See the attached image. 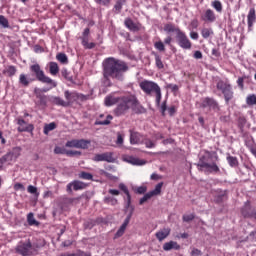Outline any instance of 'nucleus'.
<instances>
[{"label":"nucleus","instance_id":"nucleus-1","mask_svg":"<svg viewBox=\"0 0 256 256\" xmlns=\"http://www.w3.org/2000/svg\"><path fill=\"white\" fill-rule=\"evenodd\" d=\"M127 71H129V66L121 60L110 57L103 61L104 79L111 77L112 79H117V81H123V75Z\"/></svg>","mask_w":256,"mask_h":256},{"label":"nucleus","instance_id":"nucleus-2","mask_svg":"<svg viewBox=\"0 0 256 256\" xmlns=\"http://www.w3.org/2000/svg\"><path fill=\"white\" fill-rule=\"evenodd\" d=\"M118 106L115 108L114 113L117 117H121V115H125L129 109L137 107L139 105V100L135 95L124 96L121 97Z\"/></svg>","mask_w":256,"mask_h":256},{"label":"nucleus","instance_id":"nucleus-3","mask_svg":"<svg viewBox=\"0 0 256 256\" xmlns=\"http://www.w3.org/2000/svg\"><path fill=\"white\" fill-rule=\"evenodd\" d=\"M205 153L200 157V160L197 164L199 171H204L205 173H217L219 171V166L215 162H211V153L209 151H202Z\"/></svg>","mask_w":256,"mask_h":256},{"label":"nucleus","instance_id":"nucleus-4","mask_svg":"<svg viewBox=\"0 0 256 256\" xmlns=\"http://www.w3.org/2000/svg\"><path fill=\"white\" fill-rule=\"evenodd\" d=\"M30 71L31 73H34L36 79L41 83H46L47 85H52V87H57V82L53 81V79H51L49 76H46L39 64L31 65Z\"/></svg>","mask_w":256,"mask_h":256},{"label":"nucleus","instance_id":"nucleus-5","mask_svg":"<svg viewBox=\"0 0 256 256\" xmlns=\"http://www.w3.org/2000/svg\"><path fill=\"white\" fill-rule=\"evenodd\" d=\"M216 89L221 91L226 103H229L233 99V87L229 82L220 80L216 84Z\"/></svg>","mask_w":256,"mask_h":256},{"label":"nucleus","instance_id":"nucleus-6","mask_svg":"<svg viewBox=\"0 0 256 256\" xmlns=\"http://www.w3.org/2000/svg\"><path fill=\"white\" fill-rule=\"evenodd\" d=\"M139 87L146 95H151L152 93H155L158 89L161 88L159 87V84L149 80H144L140 82Z\"/></svg>","mask_w":256,"mask_h":256},{"label":"nucleus","instance_id":"nucleus-7","mask_svg":"<svg viewBox=\"0 0 256 256\" xmlns=\"http://www.w3.org/2000/svg\"><path fill=\"white\" fill-rule=\"evenodd\" d=\"M16 252L22 256H29L33 254V245L30 241L27 242H20L16 247Z\"/></svg>","mask_w":256,"mask_h":256},{"label":"nucleus","instance_id":"nucleus-8","mask_svg":"<svg viewBox=\"0 0 256 256\" xmlns=\"http://www.w3.org/2000/svg\"><path fill=\"white\" fill-rule=\"evenodd\" d=\"M161 189H163V182L158 183L155 186V189L146 193L139 201L140 205H143V203L149 201L151 197H155L157 195H161Z\"/></svg>","mask_w":256,"mask_h":256},{"label":"nucleus","instance_id":"nucleus-9","mask_svg":"<svg viewBox=\"0 0 256 256\" xmlns=\"http://www.w3.org/2000/svg\"><path fill=\"white\" fill-rule=\"evenodd\" d=\"M178 45L181 47V49H191L192 44L191 40L187 37V34L185 32L180 31L179 34L176 36Z\"/></svg>","mask_w":256,"mask_h":256},{"label":"nucleus","instance_id":"nucleus-10","mask_svg":"<svg viewBox=\"0 0 256 256\" xmlns=\"http://www.w3.org/2000/svg\"><path fill=\"white\" fill-rule=\"evenodd\" d=\"M201 19L204 21V23H215L217 21V16L215 15V12L211 9H207L202 15Z\"/></svg>","mask_w":256,"mask_h":256},{"label":"nucleus","instance_id":"nucleus-11","mask_svg":"<svg viewBox=\"0 0 256 256\" xmlns=\"http://www.w3.org/2000/svg\"><path fill=\"white\" fill-rule=\"evenodd\" d=\"M202 107H208L212 111H219V103H217L213 98H204L202 101Z\"/></svg>","mask_w":256,"mask_h":256},{"label":"nucleus","instance_id":"nucleus-12","mask_svg":"<svg viewBox=\"0 0 256 256\" xmlns=\"http://www.w3.org/2000/svg\"><path fill=\"white\" fill-rule=\"evenodd\" d=\"M17 125H19L18 127L19 133L33 131L34 129L33 124H27V122L21 118L17 119Z\"/></svg>","mask_w":256,"mask_h":256},{"label":"nucleus","instance_id":"nucleus-13","mask_svg":"<svg viewBox=\"0 0 256 256\" xmlns=\"http://www.w3.org/2000/svg\"><path fill=\"white\" fill-rule=\"evenodd\" d=\"M123 160L126 162V163H129L130 165H138V166H143L147 163V161L143 160V159H139L137 157H134V156H129V155H126L123 157Z\"/></svg>","mask_w":256,"mask_h":256},{"label":"nucleus","instance_id":"nucleus-14","mask_svg":"<svg viewBox=\"0 0 256 256\" xmlns=\"http://www.w3.org/2000/svg\"><path fill=\"white\" fill-rule=\"evenodd\" d=\"M121 101V97H117L115 93H112L105 97L104 99V105L106 107H113V105H117Z\"/></svg>","mask_w":256,"mask_h":256},{"label":"nucleus","instance_id":"nucleus-15","mask_svg":"<svg viewBox=\"0 0 256 256\" xmlns=\"http://www.w3.org/2000/svg\"><path fill=\"white\" fill-rule=\"evenodd\" d=\"M94 161H106L107 163H115V158L112 153L97 154L94 157Z\"/></svg>","mask_w":256,"mask_h":256},{"label":"nucleus","instance_id":"nucleus-16","mask_svg":"<svg viewBox=\"0 0 256 256\" xmlns=\"http://www.w3.org/2000/svg\"><path fill=\"white\" fill-rule=\"evenodd\" d=\"M171 235V228H162L156 232L155 236L158 241H165Z\"/></svg>","mask_w":256,"mask_h":256},{"label":"nucleus","instance_id":"nucleus-17","mask_svg":"<svg viewBox=\"0 0 256 256\" xmlns=\"http://www.w3.org/2000/svg\"><path fill=\"white\" fill-rule=\"evenodd\" d=\"M64 97L66 99V103L69 105L70 103H75V101H77V99H79V93L73 91L70 92L68 90H66L64 92Z\"/></svg>","mask_w":256,"mask_h":256},{"label":"nucleus","instance_id":"nucleus-18","mask_svg":"<svg viewBox=\"0 0 256 256\" xmlns=\"http://www.w3.org/2000/svg\"><path fill=\"white\" fill-rule=\"evenodd\" d=\"M130 143L131 145H139L143 143V136L138 132L130 131Z\"/></svg>","mask_w":256,"mask_h":256},{"label":"nucleus","instance_id":"nucleus-19","mask_svg":"<svg viewBox=\"0 0 256 256\" xmlns=\"http://www.w3.org/2000/svg\"><path fill=\"white\" fill-rule=\"evenodd\" d=\"M171 249L179 251V249H181V246L175 241H170L163 244L164 251H171Z\"/></svg>","mask_w":256,"mask_h":256},{"label":"nucleus","instance_id":"nucleus-20","mask_svg":"<svg viewBox=\"0 0 256 256\" xmlns=\"http://www.w3.org/2000/svg\"><path fill=\"white\" fill-rule=\"evenodd\" d=\"M255 20H256L255 8H251L247 15L249 29H251V27H253V23H255Z\"/></svg>","mask_w":256,"mask_h":256},{"label":"nucleus","instance_id":"nucleus-21","mask_svg":"<svg viewBox=\"0 0 256 256\" xmlns=\"http://www.w3.org/2000/svg\"><path fill=\"white\" fill-rule=\"evenodd\" d=\"M164 31H165V33H176V36H177L179 33H181V29H179L178 27H175V25H174V24H171V23L166 24V25L164 26Z\"/></svg>","mask_w":256,"mask_h":256},{"label":"nucleus","instance_id":"nucleus-22","mask_svg":"<svg viewBox=\"0 0 256 256\" xmlns=\"http://www.w3.org/2000/svg\"><path fill=\"white\" fill-rule=\"evenodd\" d=\"M124 25L125 27H127V29H129L130 31H139V26H137L135 24V22H133V20H131L130 18H126L124 21Z\"/></svg>","mask_w":256,"mask_h":256},{"label":"nucleus","instance_id":"nucleus-23","mask_svg":"<svg viewBox=\"0 0 256 256\" xmlns=\"http://www.w3.org/2000/svg\"><path fill=\"white\" fill-rule=\"evenodd\" d=\"M35 81V79L28 78L25 74H20L19 76V83L23 85V87H29V83Z\"/></svg>","mask_w":256,"mask_h":256},{"label":"nucleus","instance_id":"nucleus-24","mask_svg":"<svg viewBox=\"0 0 256 256\" xmlns=\"http://www.w3.org/2000/svg\"><path fill=\"white\" fill-rule=\"evenodd\" d=\"M51 103H54V105H60L61 107H68L69 104L64 101L63 99H61L60 97L57 96H52L50 98Z\"/></svg>","mask_w":256,"mask_h":256},{"label":"nucleus","instance_id":"nucleus-25","mask_svg":"<svg viewBox=\"0 0 256 256\" xmlns=\"http://www.w3.org/2000/svg\"><path fill=\"white\" fill-rule=\"evenodd\" d=\"M91 145V141L80 139L77 140V149H89V146Z\"/></svg>","mask_w":256,"mask_h":256},{"label":"nucleus","instance_id":"nucleus-26","mask_svg":"<svg viewBox=\"0 0 256 256\" xmlns=\"http://www.w3.org/2000/svg\"><path fill=\"white\" fill-rule=\"evenodd\" d=\"M34 93L42 105H47V96L41 95V89L35 88Z\"/></svg>","mask_w":256,"mask_h":256},{"label":"nucleus","instance_id":"nucleus-27","mask_svg":"<svg viewBox=\"0 0 256 256\" xmlns=\"http://www.w3.org/2000/svg\"><path fill=\"white\" fill-rule=\"evenodd\" d=\"M249 209V206H245V208L242 210V215L245 217H250L251 219H256V211L255 210H247Z\"/></svg>","mask_w":256,"mask_h":256},{"label":"nucleus","instance_id":"nucleus-28","mask_svg":"<svg viewBox=\"0 0 256 256\" xmlns=\"http://www.w3.org/2000/svg\"><path fill=\"white\" fill-rule=\"evenodd\" d=\"M50 75H57L59 73V65L56 62L49 63Z\"/></svg>","mask_w":256,"mask_h":256},{"label":"nucleus","instance_id":"nucleus-29","mask_svg":"<svg viewBox=\"0 0 256 256\" xmlns=\"http://www.w3.org/2000/svg\"><path fill=\"white\" fill-rule=\"evenodd\" d=\"M73 185V189L74 191H81V189H85V187H87V184H85L84 182L81 181H73L72 182Z\"/></svg>","mask_w":256,"mask_h":256},{"label":"nucleus","instance_id":"nucleus-30","mask_svg":"<svg viewBox=\"0 0 256 256\" xmlns=\"http://www.w3.org/2000/svg\"><path fill=\"white\" fill-rule=\"evenodd\" d=\"M119 189H121V191H123V193H125V195L127 196L128 199V205L131 203V194L129 193V189L127 188V186L123 183L119 184Z\"/></svg>","mask_w":256,"mask_h":256},{"label":"nucleus","instance_id":"nucleus-31","mask_svg":"<svg viewBox=\"0 0 256 256\" xmlns=\"http://www.w3.org/2000/svg\"><path fill=\"white\" fill-rule=\"evenodd\" d=\"M56 128H57V125L54 122L46 124L44 126V135H49V132L54 131V129H56Z\"/></svg>","mask_w":256,"mask_h":256},{"label":"nucleus","instance_id":"nucleus-32","mask_svg":"<svg viewBox=\"0 0 256 256\" xmlns=\"http://www.w3.org/2000/svg\"><path fill=\"white\" fill-rule=\"evenodd\" d=\"M79 179H84L85 181H92L93 180V174L89 172H80L78 174Z\"/></svg>","mask_w":256,"mask_h":256},{"label":"nucleus","instance_id":"nucleus-33","mask_svg":"<svg viewBox=\"0 0 256 256\" xmlns=\"http://www.w3.org/2000/svg\"><path fill=\"white\" fill-rule=\"evenodd\" d=\"M201 35L203 39H209L211 35H213V29L211 28H203L201 30Z\"/></svg>","mask_w":256,"mask_h":256},{"label":"nucleus","instance_id":"nucleus-34","mask_svg":"<svg viewBox=\"0 0 256 256\" xmlns=\"http://www.w3.org/2000/svg\"><path fill=\"white\" fill-rule=\"evenodd\" d=\"M213 9H215V11H217V13H221V11H223V4H221V1L219 0H215L211 3Z\"/></svg>","mask_w":256,"mask_h":256},{"label":"nucleus","instance_id":"nucleus-35","mask_svg":"<svg viewBox=\"0 0 256 256\" xmlns=\"http://www.w3.org/2000/svg\"><path fill=\"white\" fill-rule=\"evenodd\" d=\"M246 104L250 107H253V105H256V95L250 94L246 97Z\"/></svg>","mask_w":256,"mask_h":256},{"label":"nucleus","instance_id":"nucleus-36","mask_svg":"<svg viewBox=\"0 0 256 256\" xmlns=\"http://www.w3.org/2000/svg\"><path fill=\"white\" fill-rule=\"evenodd\" d=\"M4 73L8 75V77H13L17 73V68L15 66H8L5 70Z\"/></svg>","mask_w":256,"mask_h":256},{"label":"nucleus","instance_id":"nucleus-37","mask_svg":"<svg viewBox=\"0 0 256 256\" xmlns=\"http://www.w3.org/2000/svg\"><path fill=\"white\" fill-rule=\"evenodd\" d=\"M56 59H57V61H59L60 63H63V64L69 63V60H68L67 55L65 53L57 54Z\"/></svg>","mask_w":256,"mask_h":256},{"label":"nucleus","instance_id":"nucleus-38","mask_svg":"<svg viewBox=\"0 0 256 256\" xmlns=\"http://www.w3.org/2000/svg\"><path fill=\"white\" fill-rule=\"evenodd\" d=\"M0 27H3V29H9V20H7L3 15H0Z\"/></svg>","mask_w":256,"mask_h":256},{"label":"nucleus","instance_id":"nucleus-39","mask_svg":"<svg viewBox=\"0 0 256 256\" xmlns=\"http://www.w3.org/2000/svg\"><path fill=\"white\" fill-rule=\"evenodd\" d=\"M8 153L12 155V158L15 161L21 155V148L19 147L14 148L11 152H8Z\"/></svg>","mask_w":256,"mask_h":256},{"label":"nucleus","instance_id":"nucleus-40","mask_svg":"<svg viewBox=\"0 0 256 256\" xmlns=\"http://www.w3.org/2000/svg\"><path fill=\"white\" fill-rule=\"evenodd\" d=\"M227 161H228L230 167H237V165L239 164L237 157L228 156Z\"/></svg>","mask_w":256,"mask_h":256},{"label":"nucleus","instance_id":"nucleus-41","mask_svg":"<svg viewBox=\"0 0 256 256\" xmlns=\"http://www.w3.org/2000/svg\"><path fill=\"white\" fill-rule=\"evenodd\" d=\"M154 47L155 49H157V51H160V52L165 51V44L161 40L155 42Z\"/></svg>","mask_w":256,"mask_h":256},{"label":"nucleus","instance_id":"nucleus-42","mask_svg":"<svg viewBox=\"0 0 256 256\" xmlns=\"http://www.w3.org/2000/svg\"><path fill=\"white\" fill-rule=\"evenodd\" d=\"M112 119H113V116L108 115L105 120L96 121V125H109V123H111Z\"/></svg>","mask_w":256,"mask_h":256},{"label":"nucleus","instance_id":"nucleus-43","mask_svg":"<svg viewBox=\"0 0 256 256\" xmlns=\"http://www.w3.org/2000/svg\"><path fill=\"white\" fill-rule=\"evenodd\" d=\"M28 225H39L37 223V220H35V216H33V213H29L27 216Z\"/></svg>","mask_w":256,"mask_h":256},{"label":"nucleus","instance_id":"nucleus-44","mask_svg":"<svg viewBox=\"0 0 256 256\" xmlns=\"http://www.w3.org/2000/svg\"><path fill=\"white\" fill-rule=\"evenodd\" d=\"M104 203H107L108 205H117V199L111 196H106L104 198Z\"/></svg>","mask_w":256,"mask_h":256},{"label":"nucleus","instance_id":"nucleus-45","mask_svg":"<svg viewBox=\"0 0 256 256\" xmlns=\"http://www.w3.org/2000/svg\"><path fill=\"white\" fill-rule=\"evenodd\" d=\"M2 157H3L4 161L7 163V165H11V163H13V161H15L13 159V154H10L9 152Z\"/></svg>","mask_w":256,"mask_h":256},{"label":"nucleus","instance_id":"nucleus-46","mask_svg":"<svg viewBox=\"0 0 256 256\" xmlns=\"http://www.w3.org/2000/svg\"><path fill=\"white\" fill-rule=\"evenodd\" d=\"M154 93L156 95V105L157 107H159V105H161V97H162L161 88H158Z\"/></svg>","mask_w":256,"mask_h":256},{"label":"nucleus","instance_id":"nucleus-47","mask_svg":"<svg viewBox=\"0 0 256 256\" xmlns=\"http://www.w3.org/2000/svg\"><path fill=\"white\" fill-rule=\"evenodd\" d=\"M27 191L31 195H36V197H39V192H37V187H35L33 185H29L28 188H27Z\"/></svg>","mask_w":256,"mask_h":256},{"label":"nucleus","instance_id":"nucleus-48","mask_svg":"<svg viewBox=\"0 0 256 256\" xmlns=\"http://www.w3.org/2000/svg\"><path fill=\"white\" fill-rule=\"evenodd\" d=\"M125 3V0H118L114 6V9L117 13H119L121 11V9H123V4Z\"/></svg>","mask_w":256,"mask_h":256},{"label":"nucleus","instance_id":"nucleus-49","mask_svg":"<svg viewBox=\"0 0 256 256\" xmlns=\"http://www.w3.org/2000/svg\"><path fill=\"white\" fill-rule=\"evenodd\" d=\"M66 152H67V150H66L65 148H61V147H59V146H56V147L54 148V153H55L56 155H66Z\"/></svg>","mask_w":256,"mask_h":256},{"label":"nucleus","instance_id":"nucleus-50","mask_svg":"<svg viewBox=\"0 0 256 256\" xmlns=\"http://www.w3.org/2000/svg\"><path fill=\"white\" fill-rule=\"evenodd\" d=\"M155 63H156V66L158 67V69H163V67H164L163 61H161V57H159L158 55H156V57H155Z\"/></svg>","mask_w":256,"mask_h":256},{"label":"nucleus","instance_id":"nucleus-51","mask_svg":"<svg viewBox=\"0 0 256 256\" xmlns=\"http://www.w3.org/2000/svg\"><path fill=\"white\" fill-rule=\"evenodd\" d=\"M66 147L77 149V140H70L66 143Z\"/></svg>","mask_w":256,"mask_h":256},{"label":"nucleus","instance_id":"nucleus-52","mask_svg":"<svg viewBox=\"0 0 256 256\" xmlns=\"http://www.w3.org/2000/svg\"><path fill=\"white\" fill-rule=\"evenodd\" d=\"M143 143L145 144L147 149H153V147H155V143L149 139H146L145 141H143Z\"/></svg>","mask_w":256,"mask_h":256},{"label":"nucleus","instance_id":"nucleus-53","mask_svg":"<svg viewBox=\"0 0 256 256\" xmlns=\"http://www.w3.org/2000/svg\"><path fill=\"white\" fill-rule=\"evenodd\" d=\"M131 217H133V208L131 209L130 213L127 215L126 219L124 220L123 224L129 225V222L131 221Z\"/></svg>","mask_w":256,"mask_h":256},{"label":"nucleus","instance_id":"nucleus-54","mask_svg":"<svg viewBox=\"0 0 256 256\" xmlns=\"http://www.w3.org/2000/svg\"><path fill=\"white\" fill-rule=\"evenodd\" d=\"M147 192V186H139L136 189V193H138L139 195H143V193Z\"/></svg>","mask_w":256,"mask_h":256},{"label":"nucleus","instance_id":"nucleus-55","mask_svg":"<svg viewBox=\"0 0 256 256\" xmlns=\"http://www.w3.org/2000/svg\"><path fill=\"white\" fill-rule=\"evenodd\" d=\"M66 155L68 157H73L75 155H81V152L79 151H73V150H66Z\"/></svg>","mask_w":256,"mask_h":256},{"label":"nucleus","instance_id":"nucleus-56","mask_svg":"<svg viewBox=\"0 0 256 256\" xmlns=\"http://www.w3.org/2000/svg\"><path fill=\"white\" fill-rule=\"evenodd\" d=\"M14 191H25V186L21 183H16L14 185Z\"/></svg>","mask_w":256,"mask_h":256},{"label":"nucleus","instance_id":"nucleus-57","mask_svg":"<svg viewBox=\"0 0 256 256\" xmlns=\"http://www.w3.org/2000/svg\"><path fill=\"white\" fill-rule=\"evenodd\" d=\"M193 219H195V216H193V214H188L183 216V221H186V222L193 221Z\"/></svg>","mask_w":256,"mask_h":256},{"label":"nucleus","instance_id":"nucleus-58","mask_svg":"<svg viewBox=\"0 0 256 256\" xmlns=\"http://www.w3.org/2000/svg\"><path fill=\"white\" fill-rule=\"evenodd\" d=\"M244 81H245V78H243V77L238 78L237 85H238V87H240V89H244V84H243Z\"/></svg>","mask_w":256,"mask_h":256},{"label":"nucleus","instance_id":"nucleus-59","mask_svg":"<svg viewBox=\"0 0 256 256\" xmlns=\"http://www.w3.org/2000/svg\"><path fill=\"white\" fill-rule=\"evenodd\" d=\"M167 89H171V91H179V86L177 84H168Z\"/></svg>","mask_w":256,"mask_h":256},{"label":"nucleus","instance_id":"nucleus-60","mask_svg":"<svg viewBox=\"0 0 256 256\" xmlns=\"http://www.w3.org/2000/svg\"><path fill=\"white\" fill-rule=\"evenodd\" d=\"M190 38L193 39L194 41H197V39H199V33L190 32Z\"/></svg>","mask_w":256,"mask_h":256},{"label":"nucleus","instance_id":"nucleus-61","mask_svg":"<svg viewBox=\"0 0 256 256\" xmlns=\"http://www.w3.org/2000/svg\"><path fill=\"white\" fill-rule=\"evenodd\" d=\"M194 59H203V53H201V51H195Z\"/></svg>","mask_w":256,"mask_h":256},{"label":"nucleus","instance_id":"nucleus-62","mask_svg":"<svg viewBox=\"0 0 256 256\" xmlns=\"http://www.w3.org/2000/svg\"><path fill=\"white\" fill-rule=\"evenodd\" d=\"M116 143H117V145H123V135H121V134L117 135Z\"/></svg>","mask_w":256,"mask_h":256},{"label":"nucleus","instance_id":"nucleus-63","mask_svg":"<svg viewBox=\"0 0 256 256\" xmlns=\"http://www.w3.org/2000/svg\"><path fill=\"white\" fill-rule=\"evenodd\" d=\"M191 253H192V256H201V250L197 248H194Z\"/></svg>","mask_w":256,"mask_h":256},{"label":"nucleus","instance_id":"nucleus-64","mask_svg":"<svg viewBox=\"0 0 256 256\" xmlns=\"http://www.w3.org/2000/svg\"><path fill=\"white\" fill-rule=\"evenodd\" d=\"M175 111H177L175 106H171L170 108H168V112L170 115H175Z\"/></svg>","mask_w":256,"mask_h":256}]
</instances>
